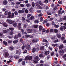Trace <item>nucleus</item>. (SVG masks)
Wrapping results in <instances>:
<instances>
[{
  "label": "nucleus",
  "instance_id": "1",
  "mask_svg": "<svg viewBox=\"0 0 66 66\" xmlns=\"http://www.w3.org/2000/svg\"><path fill=\"white\" fill-rule=\"evenodd\" d=\"M6 22L8 23H10V24H13V23H14V22H15V21H12L11 20H10L7 19L6 21Z\"/></svg>",
  "mask_w": 66,
  "mask_h": 66
},
{
  "label": "nucleus",
  "instance_id": "2",
  "mask_svg": "<svg viewBox=\"0 0 66 66\" xmlns=\"http://www.w3.org/2000/svg\"><path fill=\"white\" fill-rule=\"evenodd\" d=\"M6 22L8 23H10V24H13V23H14V22H15V21H12L11 20H10L7 19L6 21Z\"/></svg>",
  "mask_w": 66,
  "mask_h": 66
},
{
  "label": "nucleus",
  "instance_id": "3",
  "mask_svg": "<svg viewBox=\"0 0 66 66\" xmlns=\"http://www.w3.org/2000/svg\"><path fill=\"white\" fill-rule=\"evenodd\" d=\"M34 59L35 60V61H33V62H34V63H37V61L38 60V56H37L36 57H35L34 58Z\"/></svg>",
  "mask_w": 66,
  "mask_h": 66
},
{
  "label": "nucleus",
  "instance_id": "4",
  "mask_svg": "<svg viewBox=\"0 0 66 66\" xmlns=\"http://www.w3.org/2000/svg\"><path fill=\"white\" fill-rule=\"evenodd\" d=\"M14 17V13H12V14L8 15L7 16L8 18H13Z\"/></svg>",
  "mask_w": 66,
  "mask_h": 66
},
{
  "label": "nucleus",
  "instance_id": "5",
  "mask_svg": "<svg viewBox=\"0 0 66 66\" xmlns=\"http://www.w3.org/2000/svg\"><path fill=\"white\" fill-rule=\"evenodd\" d=\"M64 52V50H60L59 53L60 54V55H63V53Z\"/></svg>",
  "mask_w": 66,
  "mask_h": 66
},
{
  "label": "nucleus",
  "instance_id": "6",
  "mask_svg": "<svg viewBox=\"0 0 66 66\" xmlns=\"http://www.w3.org/2000/svg\"><path fill=\"white\" fill-rule=\"evenodd\" d=\"M9 55V53L6 52L5 53V58H7Z\"/></svg>",
  "mask_w": 66,
  "mask_h": 66
},
{
  "label": "nucleus",
  "instance_id": "7",
  "mask_svg": "<svg viewBox=\"0 0 66 66\" xmlns=\"http://www.w3.org/2000/svg\"><path fill=\"white\" fill-rule=\"evenodd\" d=\"M26 49H28V50H30L31 49V47H30V45H29V44H27L26 46Z\"/></svg>",
  "mask_w": 66,
  "mask_h": 66
},
{
  "label": "nucleus",
  "instance_id": "8",
  "mask_svg": "<svg viewBox=\"0 0 66 66\" xmlns=\"http://www.w3.org/2000/svg\"><path fill=\"white\" fill-rule=\"evenodd\" d=\"M32 31H33V30L32 29H28L27 30V31L28 33H31L32 32Z\"/></svg>",
  "mask_w": 66,
  "mask_h": 66
},
{
  "label": "nucleus",
  "instance_id": "9",
  "mask_svg": "<svg viewBox=\"0 0 66 66\" xmlns=\"http://www.w3.org/2000/svg\"><path fill=\"white\" fill-rule=\"evenodd\" d=\"M36 6H37V9H40V5H39V4L37 2L36 3Z\"/></svg>",
  "mask_w": 66,
  "mask_h": 66
},
{
  "label": "nucleus",
  "instance_id": "10",
  "mask_svg": "<svg viewBox=\"0 0 66 66\" xmlns=\"http://www.w3.org/2000/svg\"><path fill=\"white\" fill-rule=\"evenodd\" d=\"M39 56L40 57H44V53L43 52H41V54L39 55Z\"/></svg>",
  "mask_w": 66,
  "mask_h": 66
},
{
  "label": "nucleus",
  "instance_id": "11",
  "mask_svg": "<svg viewBox=\"0 0 66 66\" xmlns=\"http://www.w3.org/2000/svg\"><path fill=\"white\" fill-rule=\"evenodd\" d=\"M36 50H37V51L39 50V45L38 44L36 45Z\"/></svg>",
  "mask_w": 66,
  "mask_h": 66
},
{
  "label": "nucleus",
  "instance_id": "12",
  "mask_svg": "<svg viewBox=\"0 0 66 66\" xmlns=\"http://www.w3.org/2000/svg\"><path fill=\"white\" fill-rule=\"evenodd\" d=\"M49 51H47L45 52L44 54V55H45V56H46L47 55L49 54Z\"/></svg>",
  "mask_w": 66,
  "mask_h": 66
},
{
  "label": "nucleus",
  "instance_id": "13",
  "mask_svg": "<svg viewBox=\"0 0 66 66\" xmlns=\"http://www.w3.org/2000/svg\"><path fill=\"white\" fill-rule=\"evenodd\" d=\"M8 2L6 0H4L3 1V4L4 5H6L7 4Z\"/></svg>",
  "mask_w": 66,
  "mask_h": 66
},
{
  "label": "nucleus",
  "instance_id": "14",
  "mask_svg": "<svg viewBox=\"0 0 66 66\" xmlns=\"http://www.w3.org/2000/svg\"><path fill=\"white\" fill-rule=\"evenodd\" d=\"M9 49L11 51H13V50H14V47L12 46H10L9 47Z\"/></svg>",
  "mask_w": 66,
  "mask_h": 66
},
{
  "label": "nucleus",
  "instance_id": "15",
  "mask_svg": "<svg viewBox=\"0 0 66 66\" xmlns=\"http://www.w3.org/2000/svg\"><path fill=\"white\" fill-rule=\"evenodd\" d=\"M21 27V24L20 23H19L18 25V28L19 29H20Z\"/></svg>",
  "mask_w": 66,
  "mask_h": 66
},
{
  "label": "nucleus",
  "instance_id": "16",
  "mask_svg": "<svg viewBox=\"0 0 66 66\" xmlns=\"http://www.w3.org/2000/svg\"><path fill=\"white\" fill-rule=\"evenodd\" d=\"M3 32L4 34H6L8 32V31L7 30H4L3 31Z\"/></svg>",
  "mask_w": 66,
  "mask_h": 66
},
{
  "label": "nucleus",
  "instance_id": "17",
  "mask_svg": "<svg viewBox=\"0 0 66 66\" xmlns=\"http://www.w3.org/2000/svg\"><path fill=\"white\" fill-rule=\"evenodd\" d=\"M21 50H16V54H18V53H21Z\"/></svg>",
  "mask_w": 66,
  "mask_h": 66
},
{
  "label": "nucleus",
  "instance_id": "18",
  "mask_svg": "<svg viewBox=\"0 0 66 66\" xmlns=\"http://www.w3.org/2000/svg\"><path fill=\"white\" fill-rule=\"evenodd\" d=\"M37 41V39H34L32 40V43H36Z\"/></svg>",
  "mask_w": 66,
  "mask_h": 66
},
{
  "label": "nucleus",
  "instance_id": "19",
  "mask_svg": "<svg viewBox=\"0 0 66 66\" xmlns=\"http://www.w3.org/2000/svg\"><path fill=\"white\" fill-rule=\"evenodd\" d=\"M57 36V37H58V38H60L61 37V34H57L56 35Z\"/></svg>",
  "mask_w": 66,
  "mask_h": 66
},
{
  "label": "nucleus",
  "instance_id": "20",
  "mask_svg": "<svg viewBox=\"0 0 66 66\" xmlns=\"http://www.w3.org/2000/svg\"><path fill=\"white\" fill-rule=\"evenodd\" d=\"M40 50L43 51V50H44L45 48H44V46H43L40 47Z\"/></svg>",
  "mask_w": 66,
  "mask_h": 66
},
{
  "label": "nucleus",
  "instance_id": "21",
  "mask_svg": "<svg viewBox=\"0 0 66 66\" xmlns=\"http://www.w3.org/2000/svg\"><path fill=\"white\" fill-rule=\"evenodd\" d=\"M43 28V26H40L39 27V31H41L42 30Z\"/></svg>",
  "mask_w": 66,
  "mask_h": 66
},
{
  "label": "nucleus",
  "instance_id": "22",
  "mask_svg": "<svg viewBox=\"0 0 66 66\" xmlns=\"http://www.w3.org/2000/svg\"><path fill=\"white\" fill-rule=\"evenodd\" d=\"M3 26L5 27H7L8 25H7V24L6 23H4L3 24Z\"/></svg>",
  "mask_w": 66,
  "mask_h": 66
},
{
  "label": "nucleus",
  "instance_id": "23",
  "mask_svg": "<svg viewBox=\"0 0 66 66\" xmlns=\"http://www.w3.org/2000/svg\"><path fill=\"white\" fill-rule=\"evenodd\" d=\"M14 57L15 59H18L19 58V56L16 55L14 56Z\"/></svg>",
  "mask_w": 66,
  "mask_h": 66
},
{
  "label": "nucleus",
  "instance_id": "24",
  "mask_svg": "<svg viewBox=\"0 0 66 66\" xmlns=\"http://www.w3.org/2000/svg\"><path fill=\"white\" fill-rule=\"evenodd\" d=\"M18 38H19L18 36V35H15L14 36V39H17Z\"/></svg>",
  "mask_w": 66,
  "mask_h": 66
},
{
  "label": "nucleus",
  "instance_id": "25",
  "mask_svg": "<svg viewBox=\"0 0 66 66\" xmlns=\"http://www.w3.org/2000/svg\"><path fill=\"white\" fill-rule=\"evenodd\" d=\"M36 51V48H33L32 50V52L33 53H34V52H35Z\"/></svg>",
  "mask_w": 66,
  "mask_h": 66
},
{
  "label": "nucleus",
  "instance_id": "26",
  "mask_svg": "<svg viewBox=\"0 0 66 66\" xmlns=\"http://www.w3.org/2000/svg\"><path fill=\"white\" fill-rule=\"evenodd\" d=\"M17 26V24L16 22L14 23L13 24V26L14 27H16Z\"/></svg>",
  "mask_w": 66,
  "mask_h": 66
},
{
  "label": "nucleus",
  "instance_id": "27",
  "mask_svg": "<svg viewBox=\"0 0 66 66\" xmlns=\"http://www.w3.org/2000/svg\"><path fill=\"white\" fill-rule=\"evenodd\" d=\"M3 45H5V46H7V42L5 41H4L3 42Z\"/></svg>",
  "mask_w": 66,
  "mask_h": 66
},
{
  "label": "nucleus",
  "instance_id": "28",
  "mask_svg": "<svg viewBox=\"0 0 66 66\" xmlns=\"http://www.w3.org/2000/svg\"><path fill=\"white\" fill-rule=\"evenodd\" d=\"M63 47L64 46L63 45H60L59 47V49H61L63 48Z\"/></svg>",
  "mask_w": 66,
  "mask_h": 66
},
{
  "label": "nucleus",
  "instance_id": "29",
  "mask_svg": "<svg viewBox=\"0 0 66 66\" xmlns=\"http://www.w3.org/2000/svg\"><path fill=\"white\" fill-rule=\"evenodd\" d=\"M54 32L55 33H58V32L59 30H57L56 29H54Z\"/></svg>",
  "mask_w": 66,
  "mask_h": 66
},
{
  "label": "nucleus",
  "instance_id": "30",
  "mask_svg": "<svg viewBox=\"0 0 66 66\" xmlns=\"http://www.w3.org/2000/svg\"><path fill=\"white\" fill-rule=\"evenodd\" d=\"M21 10L22 11V13H23L24 12V11H25V8H23Z\"/></svg>",
  "mask_w": 66,
  "mask_h": 66
},
{
  "label": "nucleus",
  "instance_id": "31",
  "mask_svg": "<svg viewBox=\"0 0 66 66\" xmlns=\"http://www.w3.org/2000/svg\"><path fill=\"white\" fill-rule=\"evenodd\" d=\"M33 8L32 7H31L29 9L30 12L31 13H32V12H33Z\"/></svg>",
  "mask_w": 66,
  "mask_h": 66
},
{
  "label": "nucleus",
  "instance_id": "32",
  "mask_svg": "<svg viewBox=\"0 0 66 66\" xmlns=\"http://www.w3.org/2000/svg\"><path fill=\"white\" fill-rule=\"evenodd\" d=\"M63 18H62L63 20H66V16H63Z\"/></svg>",
  "mask_w": 66,
  "mask_h": 66
},
{
  "label": "nucleus",
  "instance_id": "33",
  "mask_svg": "<svg viewBox=\"0 0 66 66\" xmlns=\"http://www.w3.org/2000/svg\"><path fill=\"white\" fill-rule=\"evenodd\" d=\"M18 36H19V37H21V35L20 34V33H18Z\"/></svg>",
  "mask_w": 66,
  "mask_h": 66
},
{
  "label": "nucleus",
  "instance_id": "34",
  "mask_svg": "<svg viewBox=\"0 0 66 66\" xmlns=\"http://www.w3.org/2000/svg\"><path fill=\"white\" fill-rule=\"evenodd\" d=\"M22 64L23 65H24L26 64V62L25 61H22Z\"/></svg>",
  "mask_w": 66,
  "mask_h": 66
},
{
  "label": "nucleus",
  "instance_id": "35",
  "mask_svg": "<svg viewBox=\"0 0 66 66\" xmlns=\"http://www.w3.org/2000/svg\"><path fill=\"white\" fill-rule=\"evenodd\" d=\"M58 3H59V4H62V3H63V2H62V1H59L58 2Z\"/></svg>",
  "mask_w": 66,
  "mask_h": 66
},
{
  "label": "nucleus",
  "instance_id": "36",
  "mask_svg": "<svg viewBox=\"0 0 66 66\" xmlns=\"http://www.w3.org/2000/svg\"><path fill=\"white\" fill-rule=\"evenodd\" d=\"M47 21H48V20L47 19L44 20V21L43 22V24H45V23H46V22H47Z\"/></svg>",
  "mask_w": 66,
  "mask_h": 66
},
{
  "label": "nucleus",
  "instance_id": "37",
  "mask_svg": "<svg viewBox=\"0 0 66 66\" xmlns=\"http://www.w3.org/2000/svg\"><path fill=\"white\" fill-rule=\"evenodd\" d=\"M30 36V35H26L25 36V37L26 38H28V37H29Z\"/></svg>",
  "mask_w": 66,
  "mask_h": 66
},
{
  "label": "nucleus",
  "instance_id": "38",
  "mask_svg": "<svg viewBox=\"0 0 66 66\" xmlns=\"http://www.w3.org/2000/svg\"><path fill=\"white\" fill-rule=\"evenodd\" d=\"M52 45L53 47H55V46H56L57 45V44L56 43L55 44H53Z\"/></svg>",
  "mask_w": 66,
  "mask_h": 66
},
{
  "label": "nucleus",
  "instance_id": "39",
  "mask_svg": "<svg viewBox=\"0 0 66 66\" xmlns=\"http://www.w3.org/2000/svg\"><path fill=\"white\" fill-rule=\"evenodd\" d=\"M60 30H61V31H63L64 29V27H63L62 26L61 27H60Z\"/></svg>",
  "mask_w": 66,
  "mask_h": 66
},
{
  "label": "nucleus",
  "instance_id": "40",
  "mask_svg": "<svg viewBox=\"0 0 66 66\" xmlns=\"http://www.w3.org/2000/svg\"><path fill=\"white\" fill-rule=\"evenodd\" d=\"M32 59V56H29L28 57V60H31Z\"/></svg>",
  "mask_w": 66,
  "mask_h": 66
},
{
  "label": "nucleus",
  "instance_id": "41",
  "mask_svg": "<svg viewBox=\"0 0 66 66\" xmlns=\"http://www.w3.org/2000/svg\"><path fill=\"white\" fill-rule=\"evenodd\" d=\"M43 42H45V43H48V42L47 40L45 39H44L43 40Z\"/></svg>",
  "mask_w": 66,
  "mask_h": 66
},
{
  "label": "nucleus",
  "instance_id": "42",
  "mask_svg": "<svg viewBox=\"0 0 66 66\" xmlns=\"http://www.w3.org/2000/svg\"><path fill=\"white\" fill-rule=\"evenodd\" d=\"M18 42V40H15L13 42L14 44H16V43H17Z\"/></svg>",
  "mask_w": 66,
  "mask_h": 66
},
{
  "label": "nucleus",
  "instance_id": "43",
  "mask_svg": "<svg viewBox=\"0 0 66 66\" xmlns=\"http://www.w3.org/2000/svg\"><path fill=\"white\" fill-rule=\"evenodd\" d=\"M50 32H54V30L53 29H50Z\"/></svg>",
  "mask_w": 66,
  "mask_h": 66
},
{
  "label": "nucleus",
  "instance_id": "44",
  "mask_svg": "<svg viewBox=\"0 0 66 66\" xmlns=\"http://www.w3.org/2000/svg\"><path fill=\"white\" fill-rule=\"evenodd\" d=\"M32 7H34L35 6V3L34 2H32Z\"/></svg>",
  "mask_w": 66,
  "mask_h": 66
},
{
  "label": "nucleus",
  "instance_id": "45",
  "mask_svg": "<svg viewBox=\"0 0 66 66\" xmlns=\"http://www.w3.org/2000/svg\"><path fill=\"white\" fill-rule=\"evenodd\" d=\"M27 52H28V51H27V50H25L24 51V52H23V54L26 53H27Z\"/></svg>",
  "mask_w": 66,
  "mask_h": 66
},
{
  "label": "nucleus",
  "instance_id": "46",
  "mask_svg": "<svg viewBox=\"0 0 66 66\" xmlns=\"http://www.w3.org/2000/svg\"><path fill=\"white\" fill-rule=\"evenodd\" d=\"M3 35V33L2 32L1 33L0 32V37H1Z\"/></svg>",
  "mask_w": 66,
  "mask_h": 66
},
{
  "label": "nucleus",
  "instance_id": "47",
  "mask_svg": "<svg viewBox=\"0 0 66 66\" xmlns=\"http://www.w3.org/2000/svg\"><path fill=\"white\" fill-rule=\"evenodd\" d=\"M10 34L11 35H13L14 34V32L13 31H11L10 33Z\"/></svg>",
  "mask_w": 66,
  "mask_h": 66
},
{
  "label": "nucleus",
  "instance_id": "48",
  "mask_svg": "<svg viewBox=\"0 0 66 66\" xmlns=\"http://www.w3.org/2000/svg\"><path fill=\"white\" fill-rule=\"evenodd\" d=\"M59 41L58 39H57L56 40L54 41V43L55 44V43H57V42H58Z\"/></svg>",
  "mask_w": 66,
  "mask_h": 66
},
{
  "label": "nucleus",
  "instance_id": "49",
  "mask_svg": "<svg viewBox=\"0 0 66 66\" xmlns=\"http://www.w3.org/2000/svg\"><path fill=\"white\" fill-rule=\"evenodd\" d=\"M54 26L55 28H58L59 27V25H57L56 24H55L54 25Z\"/></svg>",
  "mask_w": 66,
  "mask_h": 66
},
{
  "label": "nucleus",
  "instance_id": "50",
  "mask_svg": "<svg viewBox=\"0 0 66 66\" xmlns=\"http://www.w3.org/2000/svg\"><path fill=\"white\" fill-rule=\"evenodd\" d=\"M26 21L27 22H30V19H27V20H26Z\"/></svg>",
  "mask_w": 66,
  "mask_h": 66
},
{
  "label": "nucleus",
  "instance_id": "51",
  "mask_svg": "<svg viewBox=\"0 0 66 66\" xmlns=\"http://www.w3.org/2000/svg\"><path fill=\"white\" fill-rule=\"evenodd\" d=\"M45 31H46V29L45 28H43L42 30V33H44V32H45Z\"/></svg>",
  "mask_w": 66,
  "mask_h": 66
},
{
  "label": "nucleus",
  "instance_id": "52",
  "mask_svg": "<svg viewBox=\"0 0 66 66\" xmlns=\"http://www.w3.org/2000/svg\"><path fill=\"white\" fill-rule=\"evenodd\" d=\"M58 14H61L62 12H61V11H58Z\"/></svg>",
  "mask_w": 66,
  "mask_h": 66
},
{
  "label": "nucleus",
  "instance_id": "53",
  "mask_svg": "<svg viewBox=\"0 0 66 66\" xmlns=\"http://www.w3.org/2000/svg\"><path fill=\"white\" fill-rule=\"evenodd\" d=\"M18 12V13H19V14H20L21 13H22V11L21 10H19Z\"/></svg>",
  "mask_w": 66,
  "mask_h": 66
},
{
  "label": "nucleus",
  "instance_id": "54",
  "mask_svg": "<svg viewBox=\"0 0 66 66\" xmlns=\"http://www.w3.org/2000/svg\"><path fill=\"white\" fill-rule=\"evenodd\" d=\"M29 60V57L28 56H27L25 57V60L27 61V60Z\"/></svg>",
  "mask_w": 66,
  "mask_h": 66
},
{
  "label": "nucleus",
  "instance_id": "55",
  "mask_svg": "<svg viewBox=\"0 0 66 66\" xmlns=\"http://www.w3.org/2000/svg\"><path fill=\"white\" fill-rule=\"evenodd\" d=\"M61 39L62 40H64L65 39V37H61Z\"/></svg>",
  "mask_w": 66,
  "mask_h": 66
},
{
  "label": "nucleus",
  "instance_id": "56",
  "mask_svg": "<svg viewBox=\"0 0 66 66\" xmlns=\"http://www.w3.org/2000/svg\"><path fill=\"white\" fill-rule=\"evenodd\" d=\"M12 40H9L8 42V43H9V44H11V43H12Z\"/></svg>",
  "mask_w": 66,
  "mask_h": 66
},
{
  "label": "nucleus",
  "instance_id": "57",
  "mask_svg": "<svg viewBox=\"0 0 66 66\" xmlns=\"http://www.w3.org/2000/svg\"><path fill=\"white\" fill-rule=\"evenodd\" d=\"M9 29L11 31H13L14 30V28H10Z\"/></svg>",
  "mask_w": 66,
  "mask_h": 66
},
{
  "label": "nucleus",
  "instance_id": "58",
  "mask_svg": "<svg viewBox=\"0 0 66 66\" xmlns=\"http://www.w3.org/2000/svg\"><path fill=\"white\" fill-rule=\"evenodd\" d=\"M34 18V16H32L30 17L31 20H32V19H33Z\"/></svg>",
  "mask_w": 66,
  "mask_h": 66
},
{
  "label": "nucleus",
  "instance_id": "59",
  "mask_svg": "<svg viewBox=\"0 0 66 66\" xmlns=\"http://www.w3.org/2000/svg\"><path fill=\"white\" fill-rule=\"evenodd\" d=\"M56 9H57V7L55 6V7H54V8L53 10V11H55V10H56Z\"/></svg>",
  "mask_w": 66,
  "mask_h": 66
},
{
  "label": "nucleus",
  "instance_id": "60",
  "mask_svg": "<svg viewBox=\"0 0 66 66\" xmlns=\"http://www.w3.org/2000/svg\"><path fill=\"white\" fill-rule=\"evenodd\" d=\"M1 18H5L4 15H1Z\"/></svg>",
  "mask_w": 66,
  "mask_h": 66
},
{
  "label": "nucleus",
  "instance_id": "61",
  "mask_svg": "<svg viewBox=\"0 0 66 66\" xmlns=\"http://www.w3.org/2000/svg\"><path fill=\"white\" fill-rule=\"evenodd\" d=\"M8 12H9L8 11H6L5 12V15H7V14H8L7 13H8Z\"/></svg>",
  "mask_w": 66,
  "mask_h": 66
},
{
  "label": "nucleus",
  "instance_id": "62",
  "mask_svg": "<svg viewBox=\"0 0 66 66\" xmlns=\"http://www.w3.org/2000/svg\"><path fill=\"white\" fill-rule=\"evenodd\" d=\"M45 3H48V0H45L44 1Z\"/></svg>",
  "mask_w": 66,
  "mask_h": 66
},
{
  "label": "nucleus",
  "instance_id": "63",
  "mask_svg": "<svg viewBox=\"0 0 66 66\" xmlns=\"http://www.w3.org/2000/svg\"><path fill=\"white\" fill-rule=\"evenodd\" d=\"M26 6H27V7H29L31 6V5L29 4H26Z\"/></svg>",
  "mask_w": 66,
  "mask_h": 66
},
{
  "label": "nucleus",
  "instance_id": "64",
  "mask_svg": "<svg viewBox=\"0 0 66 66\" xmlns=\"http://www.w3.org/2000/svg\"><path fill=\"white\" fill-rule=\"evenodd\" d=\"M22 20L23 21H25V20H26V18H24V17H22Z\"/></svg>",
  "mask_w": 66,
  "mask_h": 66
}]
</instances>
